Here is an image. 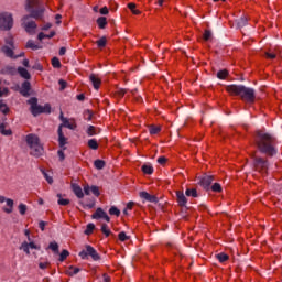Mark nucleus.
Masks as SVG:
<instances>
[{"label": "nucleus", "mask_w": 282, "mask_h": 282, "mask_svg": "<svg viewBox=\"0 0 282 282\" xmlns=\"http://www.w3.org/2000/svg\"><path fill=\"white\" fill-rule=\"evenodd\" d=\"M6 43L9 47H14V39H12V36L7 37Z\"/></svg>", "instance_id": "13d9d810"}, {"label": "nucleus", "mask_w": 282, "mask_h": 282, "mask_svg": "<svg viewBox=\"0 0 282 282\" xmlns=\"http://www.w3.org/2000/svg\"><path fill=\"white\" fill-rule=\"evenodd\" d=\"M0 133L1 135H12V130L8 128V123H1Z\"/></svg>", "instance_id": "4be33fe9"}, {"label": "nucleus", "mask_w": 282, "mask_h": 282, "mask_svg": "<svg viewBox=\"0 0 282 282\" xmlns=\"http://www.w3.org/2000/svg\"><path fill=\"white\" fill-rule=\"evenodd\" d=\"M42 174L44 175L48 184H54V178H52V176L47 172H45V170H42Z\"/></svg>", "instance_id": "c03bdc74"}, {"label": "nucleus", "mask_w": 282, "mask_h": 282, "mask_svg": "<svg viewBox=\"0 0 282 282\" xmlns=\"http://www.w3.org/2000/svg\"><path fill=\"white\" fill-rule=\"evenodd\" d=\"M84 118L85 120L91 121V118H94V112H91L90 110H86L84 112Z\"/></svg>", "instance_id": "603ef678"}, {"label": "nucleus", "mask_w": 282, "mask_h": 282, "mask_svg": "<svg viewBox=\"0 0 282 282\" xmlns=\"http://www.w3.org/2000/svg\"><path fill=\"white\" fill-rule=\"evenodd\" d=\"M57 133H58L59 147H65V144H67V138H65L63 130L58 128Z\"/></svg>", "instance_id": "5701e85b"}, {"label": "nucleus", "mask_w": 282, "mask_h": 282, "mask_svg": "<svg viewBox=\"0 0 282 282\" xmlns=\"http://www.w3.org/2000/svg\"><path fill=\"white\" fill-rule=\"evenodd\" d=\"M59 86H61V89H65V87H67V82L63 80V79H59Z\"/></svg>", "instance_id": "0e129e2a"}, {"label": "nucleus", "mask_w": 282, "mask_h": 282, "mask_svg": "<svg viewBox=\"0 0 282 282\" xmlns=\"http://www.w3.org/2000/svg\"><path fill=\"white\" fill-rule=\"evenodd\" d=\"M89 80L93 83L94 89H100L102 82L96 75L91 74Z\"/></svg>", "instance_id": "aec40b11"}, {"label": "nucleus", "mask_w": 282, "mask_h": 282, "mask_svg": "<svg viewBox=\"0 0 282 282\" xmlns=\"http://www.w3.org/2000/svg\"><path fill=\"white\" fill-rule=\"evenodd\" d=\"M215 178L213 177V175H206L200 180V186H203V188H210V185L213 184V181Z\"/></svg>", "instance_id": "2eb2a0df"}, {"label": "nucleus", "mask_w": 282, "mask_h": 282, "mask_svg": "<svg viewBox=\"0 0 282 282\" xmlns=\"http://www.w3.org/2000/svg\"><path fill=\"white\" fill-rule=\"evenodd\" d=\"M26 47L29 50H41V46L36 45L32 40L28 41Z\"/></svg>", "instance_id": "a19ab883"}, {"label": "nucleus", "mask_w": 282, "mask_h": 282, "mask_svg": "<svg viewBox=\"0 0 282 282\" xmlns=\"http://www.w3.org/2000/svg\"><path fill=\"white\" fill-rule=\"evenodd\" d=\"M25 140L30 149V155L41 158V155H43V144H41V139H39V135L31 133L26 135Z\"/></svg>", "instance_id": "7ed1b4c3"}, {"label": "nucleus", "mask_w": 282, "mask_h": 282, "mask_svg": "<svg viewBox=\"0 0 282 282\" xmlns=\"http://www.w3.org/2000/svg\"><path fill=\"white\" fill-rule=\"evenodd\" d=\"M176 198H177V203L181 206H186V204H188V199H186V196L184 195V192H176Z\"/></svg>", "instance_id": "f3484780"}, {"label": "nucleus", "mask_w": 282, "mask_h": 282, "mask_svg": "<svg viewBox=\"0 0 282 282\" xmlns=\"http://www.w3.org/2000/svg\"><path fill=\"white\" fill-rule=\"evenodd\" d=\"M185 195L187 197H197V189L195 188H187L186 192H185Z\"/></svg>", "instance_id": "58836bf2"}, {"label": "nucleus", "mask_w": 282, "mask_h": 282, "mask_svg": "<svg viewBox=\"0 0 282 282\" xmlns=\"http://www.w3.org/2000/svg\"><path fill=\"white\" fill-rule=\"evenodd\" d=\"M57 155H58L61 162H63V160H65V152L63 150H58Z\"/></svg>", "instance_id": "e2e57ef3"}, {"label": "nucleus", "mask_w": 282, "mask_h": 282, "mask_svg": "<svg viewBox=\"0 0 282 282\" xmlns=\"http://www.w3.org/2000/svg\"><path fill=\"white\" fill-rule=\"evenodd\" d=\"M88 147L93 149V151L98 150V141L96 139L88 140Z\"/></svg>", "instance_id": "7c9ffc66"}, {"label": "nucleus", "mask_w": 282, "mask_h": 282, "mask_svg": "<svg viewBox=\"0 0 282 282\" xmlns=\"http://www.w3.org/2000/svg\"><path fill=\"white\" fill-rule=\"evenodd\" d=\"M87 135L91 137V135H98V133H100V129L94 127V126H89L86 130Z\"/></svg>", "instance_id": "b1692460"}, {"label": "nucleus", "mask_w": 282, "mask_h": 282, "mask_svg": "<svg viewBox=\"0 0 282 282\" xmlns=\"http://www.w3.org/2000/svg\"><path fill=\"white\" fill-rule=\"evenodd\" d=\"M141 199H145V202H150L151 204H158V197L155 195H151L148 192H140Z\"/></svg>", "instance_id": "4468645a"}, {"label": "nucleus", "mask_w": 282, "mask_h": 282, "mask_svg": "<svg viewBox=\"0 0 282 282\" xmlns=\"http://www.w3.org/2000/svg\"><path fill=\"white\" fill-rule=\"evenodd\" d=\"M13 25L14 18H12V13H0V30H2L3 32H8L9 30H12Z\"/></svg>", "instance_id": "6e6552de"}, {"label": "nucleus", "mask_w": 282, "mask_h": 282, "mask_svg": "<svg viewBox=\"0 0 282 282\" xmlns=\"http://www.w3.org/2000/svg\"><path fill=\"white\" fill-rule=\"evenodd\" d=\"M66 128V129H70L72 131H74L78 124H76V119L74 118H70V119H63V122L62 124H59L58 129H61L63 131V128Z\"/></svg>", "instance_id": "9b49d317"}, {"label": "nucleus", "mask_w": 282, "mask_h": 282, "mask_svg": "<svg viewBox=\"0 0 282 282\" xmlns=\"http://www.w3.org/2000/svg\"><path fill=\"white\" fill-rule=\"evenodd\" d=\"M93 219H105L109 224L111 221V218H109V215H107V212L102 210V208H97L96 212L91 215Z\"/></svg>", "instance_id": "f8f14e48"}, {"label": "nucleus", "mask_w": 282, "mask_h": 282, "mask_svg": "<svg viewBox=\"0 0 282 282\" xmlns=\"http://www.w3.org/2000/svg\"><path fill=\"white\" fill-rule=\"evenodd\" d=\"M252 160L254 171L260 173V175H267L268 171L270 170V163L268 162V160L261 156H257L254 154L252 155Z\"/></svg>", "instance_id": "423d86ee"}, {"label": "nucleus", "mask_w": 282, "mask_h": 282, "mask_svg": "<svg viewBox=\"0 0 282 282\" xmlns=\"http://www.w3.org/2000/svg\"><path fill=\"white\" fill-rule=\"evenodd\" d=\"M0 111L4 116H8L10 113V108L8 107L7 104H3V100L0 99Z\"/></svg>", "instance_id": "bb28decb"}, {"label": "nucleus", "mask_w": 282, "mask_h": 282, "mask_svg": "<svg viewBox=\"0 0 282 282\" xmlns=\"http://www.w3.org/2000/svg\"><path fill=\"white\" fill-rule=\"evenodd\" d=\"M48 248H50V250H52L53 252H58V245H57L55 241L51 242V243L48 245Z\"/></svg>", "instance_id": "5fc2aeb1"}, {"label": "nucleus", "mask_w": 282, "mask_h": 282, "mask_svg": "<svg viewBox=\"0 0 282 282\" xmlns=\"http://www.w3.org/2000/svg\"><path fill=\"white\" fill-rule=\"evenodd\" d=\"M90 193H93V195H95L96 197L100 196V189L98 188V186H90Z\"/></svg>", "instance_id": "8fccbe9b"}, {"label": "nucleus", "mask_w": 282, "mask_h": 282, "mask_svg": "<svg viewBox=\"0 0 282 282\" xmlns=\"http://www.w3.org/2000/svg\"><path fill=\"white\" fill-rule=\"evenodd\" d=\"M227 76H228L227 69H223L217 73V78H219V80H226Z\"/></svg>", "instance_id": "72a5a7b5"}, {"label": "nucleus", "mask_w": 282, "mask_h": 282, "mask_svg": "<svg viewBox=\"0 0 282 282\" xmlns=\"http://www.w3.org/2000/svg\"><path fill=\"white\" fill-rule=\"evenodd\" d=\"M101 232L106 236L109 237L111 235V230L109 229V226L107 224L101 225Z\"/></svg>", "instance_id": "79ce46f5"}, {"label": "nucleus", "mask_w": 282, "mask_h": 282, "mask_svg": "<svg viewBox=\"0 0 282 282\" xmlns=\"http://www.w3.org/2000/svg\"><path fill=\"white\" fill-rule=\"evenodd\" d=\"M128 8H129V10H131L132 14L138 15V14L142 13L140 10L135 9L137 6L133 2L128 3Z\"/></svg>", "instance_id": "c756f323"}, {"label": "nucleus", "mask_w": 282, "mask_h": 282, "mask_svg": "<svg viewBox=\"0 0 282 282\" xmlns=\"http://www.w3.org/2000/svg\"><path fill=\"white\" fill-rule=\"evenodd\" d=\"M57 197H58L57 204H58L59 206H68L69 199H67V198H62V197H61V194H57Z\"/></svg>", "instance_id": "f704fd0d"}, {"label": "nucleus", "mask_w": 282, "mask_h": 282, "mask_svg": "<svg viewBox=\"0 0 282 282\" xmlns=\"http://www.w3.org/2000/svg\"><path fill=\"white\" fill-rule=\"evenodd\" d=\"M212 191H213L214 193H221V191H223L221 184L215 183L214 185H212Z\"/></svg>", "instance_id": "de8ad7c7"}, {"label": "nucleus", "mask_w": 282, "mask_h": 282, "mask_svg": "<svg viewBox=\"0 0 282 282\" xmlns=\"http://www.w3.org/2000/svg\"><path fill=\"white\" fill-rule=\"evenodd\" d=\"M69 256V251H67L66 249H64L61 254H59V261L63 263V261H65V259H67V257Z\"/></svg>", "instance_id": "49530a36"}, {"label": "nucleus", "mask_w": 282, "mask_h": 282, "mask_svg": "<svg viewBox=\"0 0 282 282\" xmlns=\"http://www.w3.org/2000/svg\"><path fill=\"white\" fill-rule=\"evenodd\" d=\"M142 172L145 175H153V167L151 165H142Z\"/></svg>", "instance_id": "2f4dec72"}, {"label": "nucleus", "mask_w": 282, "mask_h": 282, "mask_svg": "<svg viewBox=\"0 0 282 282\" xmlns=\"http://www.w3.org/2000/svg\"><path fill=\"white\" fill-rule=\"evenodd\" d=\"M22 28H24L25 32L29 34H34V30H36V22L30 21V15H25L22 19Z\"/></svg>", "instance_id": "9d476101"}, {"label": "nucleus", "mask_w": 282, "mask_h": 282, "mask_svg": "<svg viewBox=\"0 0 282 282\" xmlns=\"http://www.w3.org/2000/svg\"><path fill=\"white\" fill-rule=\"evenodd\" d=\"M129 236L124 231L119 232V241H128Z\"/></svg>", "instance_id": "6e6d98bb"}, {"label": "nucleus", "mask_w": 282, "mask_h": 282, "mask_svg": "<svg viewBox=\"0 0 282 282\" xmlns=\"http://www.w3.org/2000/svg\"><path fill=\"white\" fill-rule=\"evenodd\" d=\"M95 169H98V171H101V169H105V161L102 160H96L94 162Z\"/></svg>", "instance_id": "e433bc0d"}, {"label": "nucleus", "mask_w": 282, "mask_h": 282, "mask_svg": "<svg viewBox=\"0 0 282 282\" xmlns=\"http://www.w3.org/2000/svg\"><path fill=\"white\" fill-rule=\"evenodd\" d=\"M6 204L8 207H3V212L7 213L8 215H10V213H12V210H14V200H12V198H7Z\"/></svg>", "instance_id": "6ab92c4d"}, {"label": "nucleus", "mask_w": 282, "mask_h": 282, "mask_svg": "<svg viewBox=\"0 0 282 282\" xmlns=\"http://www.w3.org/2000/svg\"><path fill=\"white\" fill-rule=\"evenodd\" d=\"M216 259H218V261H219L220 263H226V261H228L229 257H228V254H226V253H218V254L216 256Z\"/></svg>", "instance_id": "473e14b6"}, {"label": "nucleus", "mask_w": 282, "mask_h": 282, "mask_svg": "<svg viewBox=\"0 0 282 282\" xmlns=\"http://www.w3.org/2000/svg\"><path fill=\"white\" fill-rule=\"evenodd\" d=\"M160 131H162L161 126H154V124L149 126V132L151 135H158V133H160Z\"/></svg>", "instance_id": "393cba45"}, {"label": "nucleus", "mask_w": 282, "mask_h": 282, "mask_svg": "<svg viewBox=\"0 0 282 282\" xmlns=\"http://www.w3.org/2000/svg\"><path fill=\"white\" fill-rule=\"evenodd\" d=\"M99 12L100 14H109V9L107 7H102Z\"/></svg>", "instance_id": "69168bd1"}, {"label": "nucleus", "mask_w": 282, "mask_h": 282, "mask_svg": "<svg viewBox=\"0 0 282 282\" xmlns=\"http://www.w3.org/2000/svg\"><path fill=\"white\" fill-rule=\"evenodd\" d=\"M28 105H31V113L34 117L40 116V113H52V106L50 104L39 106V99L36 97L29 99Z\"/></svg>", "instance_id": "39448f33"}, {"label": "nucleus", "mask_w": 282, "mask_h": 282, "mask_svg": "<svg viewBox=\"0 0 282 282\" xmlns=\"http://www.w3.org/2000/svg\"><path fill=\"white\" fill-rule=\"evenodd\" d=\"M2 73L8 74L9 76H15L17 75V68L12 66H7Z\"/></svg>", "instance_id": "cd10ccee"}, {"label": "nucleus", "mask_w": 282, "mask_h": 282, "mask_svg": "<svg viewBox=\"0 0 282 282\" xmlns=\"http://www.w3.org/2000/svg\"><path fill=\"white\" fill-rule=\"evenodd\" d=\"M18 74H20L21 78H24V80H30V78H32V75H30V72H28L23 67H18Z\"/></svg>", "instance_id": "412c9836"}, {"label": "nucleus", "mask_w": 282, "mask_h": 282, "mask_svg": "<svg viewBox=\"0 0 282 282\" xmlns=\"http://www.w3.org/2000/svg\"><path fill=\"white\" fill-rule=\"evenodd\" d=\"M78 272H80L79 268H76L74 265H70L68 268V270L66 271V274H68V276H74V274H78Z\"/></svg>", "instance_id": "c85d7f7f"}, {"label": "nucleus", "mask_w": 282, "mask_h": 282, "mask_svg": "<svg viewBox=\"0 0 282 282\" xmlns=\"http://www.w3.org/2000/svg\"><path fill=\"white\" fill-rule=\"evenodd\" d=\"M97 47L102 48L107 46V37L102 36L97 42Z\"/></svg>", "instance_id": "c9c22d12"}, {"label": "nucleus", "mask_w": 282, "mask_h": 282, "mask_svg": "<svg viewBox=\"0 0 282 282\" xmlns=\"http://www.w3.org/2000/svg\"><path fill=\"white\" fill-rule=\"evenodd\" d=\"M254 142L261 153H264L270 158H272V155H276V149L274 148V144H276V138H274V135L263 130H258L256 132Z\"/></svg>", "instance_id": "f257e3e1"}, {"label": "nucleus", "mask_w": 282, "mask_h": 282, "mask_svg": "<svg viewBox=\"0 0 282 282\" xmlns=\"http://www.w3.org/2000/svg\"><path fill=\"white\" fill-rule=\"evenodd\" d=\"M24 235L28 238V241H23L21 243L20 250H23L28 257H30V250H41V246L32 241V238L30 237V229H25Z\"/></svg>", "instance_id": "0eeeda50"}, {"label": "nucleus", "mask_w": 282, "mask_h": 282, "mask_svg": "<svg viewBox=\"0 0 282 282\" xmlns=\"http://www.w3.org/2000/svg\"><path fill=\"white\" fill-rule=\"evenodd\" d=\"M276 56H279V53H274V52L265 53V57L269 58V61H274V58H276Z\"/></svg>", "instance_id": "09e8293b"}, {"label": "nucleus", "mask_w": 282, "mask_h": 282, "mask_svg": "<svg viewBox=\"0 0 282 282\" xmlns=\"http://www.w3.org/2000/svg\"><path fill=\"white\" fill-rule=\"evenodd\" d=\"M14 47L12 46H2L1 52L2 54L7 55L8 58H14Z\"/></svg>", "instance_id": "a211bd4d"}, {"label": "nucleus", "mask_w": 282, "mask_h": 282, "mask_svg": "<svg viewBox=\"0 0 282 282\" xmlns=\"http://www.w3.org/2000/svg\"><path fill=\"white\" fill-rule=\"evenodd\" d=\"M18 208H19L20 215H25V213H28V205L23 203H21Z\"/></svg>", "instance_id": "a18cd8bd"}, {"label": "nucleus", "mask_w": 282, "mask_h": 282, "mask_svg": "<svg viewBox=\"0 0 282 282\" xmlns=\"http://www.w3.org/2000/svg\"><path fill=\"white\" fill-rule=\"evenodd\" d=\"M39 41H43V39H47V35L43 32L39 33L37 35Z\"/></svg>", "instance_id": "774afa93"}, {"label": "nucleus", "mask_w": 282, "mask_h": 282, "mask_svg": "<svg viewBox=\"0 0 282 282\" xmlns=\"http://www.w3.org/2000/svg\"><path fill=\"white\" fill-rule=\"evenodd\" d=\"M226 91L231 96H240L241 100L245 102L252 104L256 100L254 89L248 88L243 85H229L226 87Z\"/></svg>", "instance_id": "f03ea898"}, {"label": "nucleus", "mask_w": 282, "mask_h": 282, "mask_svg": "<svg viewBox=\"0 0 282 282\" xmlns=\"http://www.w3.org/2000/svg\"><path fill=\"white\" fill-rule=\"evenodd\" d=\"M210 36H213V33L210 31H205L203 39L204 41H210Z\"/></svg>", "instance_id": "bf43d9fd"}, {"label": "nucleus", "mask_w": 282, "mask_h": 282, "mask_svg": "<svg viewBox=\"0 0 282 282\" xmlns=\"http://www.w3.org/2000/svg\"><path fill=\"white\" fill-rule=\"evenodd\" d=\"M85 195H91V187L89 185L84 186Z\"/></svg>", "instance_id": "680f3d73"}, {"label": "nucleus", "mask_w": 282, "mask_h": 282, "mask_svg": "<svg viewBox=\"0 0 282 282\" xmlns=\"http://www.w3.org/2000/svg\"><path fill=\"white\" fill-rule=\"evenodd\" d=\"M72 188L73 193L76 195V197H78V199H83V197H85V193H83V188L78 184L73 183Z\"/></svg>", "instance_id": "dca6fc26"}, {"label": "nucleus", "mask_w": 282, "mask_h": 282, "mask_svg": "<svg viewBox=\"0 0 282 282\" xmlns=\"http://www.w3.org/2000/svg\"><path fill=\"white\" fill-rule=\"evenodd\" d=\"M158 162H159L160 164H166V156H160V158L158 159Z\"/></svg>", "instance_id": "338daca9"}, {"label": "nucleus", "mask_w": 282, "mask_h": 282, "mask_svg": "<svg viewBox=\"0 0 282 282\" xmlns=\"http://www.w3.org/2000/svg\"><path fill=\"white\" fill-rule=\"evenodd\" d=\"M31 89H32V84H30V82L28 80L23 82L20 88L21 96H24V98H28V96H30Z\"/></svg>", "instance_id": "ddd939ff"}, {"label": "nucleus", "mask_w": 282, "mask_h": 282, "mask_svg": "<svg viewBox=\"0 0 282 282\" xmlns=\"http://www.w3.org/2000/svg\"><path fill=\"white\" fill-rule=\"evenodd\" d=\"M79 257L82 259H87V257H91V259L94 261H99L100 260V256L98 254V251H96V249H94V247H91V246H86V250H83L79 253Z\"/></svg>", "instance_id": "1a4fd4ad"}, {"label": "nucleus", "mask_w": 282, "mask_h": 282, "mask_svg": "<svg viewBox=\"0 0 282 282\" xmlns=\"http://www.w3.org/2000/svg\"><path fill=\"white\" fill-rule=\"evenodd\" d=\"M96 228V225L94 224H88L86 227V230L84 231L85 235H91L94 232V229Z\"/></svg>", "instance_id": "ea45409f"}, {"label": "nucleus", "mask_w": 282, "mask_h": 282, "mask_svg": "<svg viewBox=\"0 0 282 282\" xmlns=\"http://www.w3.org/2000/svg\"><path fill=\"white\" fill-rule=\"evenodd\" d=\"M52 66L55 67L56 69H58L61 67V59H58L57 57H53Z\"/></svg>", "instance_id": "3c124183"}, {"label": "nucleus", "mask_w": 282, "mask_h": 282, "mask_svg": "<svg viewBox=\"0 0 282 282\" xmlns=\"http://www.w3.org/2000/svg\"><path fill=\"white\" fill-rule=\"evenodd\" d=\"M9 91L10 90L8 88L0 87V98H2V96H8Z\"/></svg>", "instance_id": "052dcab7"}, {"label": "nucleus", "mask_w": 282, "mask_h": 282, "mask_svg": "<svg viewBox=\"0 0 282 282\" xmlns=\"http://www.w3.org/2000/svg\"><path fill=\"white\" fill-rule=\"evenodd\" d=\"M124 94H127V89L120 88L116 91L117 98H123Z\"/></svg>", "instance_id": "864d4df0"}, {"label": "nucleus", "mask_w": 282, "mask_h": 282, "mask_svg": "<svg viewBox=\"0 0 282 282\" xmlns=\"http://www.w3.org/2000/svg\"><path fill=\"white\" fill-rule=\"evenodd\" d=\"M39 268L40 270H47V268H50V262H40Z\"/></svg>", "instance_id": "4d7b16f0"}, {"label": "nucleus", "mask_w": 282, "mask_h": 282, "mask_svg": "<svg viewBox=\"0 0 282 282\" xmlns=\"http://www.w3.org/2000/svg\"><path fill=\"white\" fill-rule=\"evenodd\" d=\"M97 25L100 30H105V28H107V18H105V17L98 18Z\"/></svg>", "instance_id": "a878e982"}, {"label": "nucleus", "mask_w": 282, "mask_h": 282, "mask_svg": "<svg viewBox=\"0 0 282 282\" xmlns=\"http://www.w3.org/2000/svg\"><path fill=\"white\" fill-rule=\"evenodd\" d=\"M109 215H115L116 217H120V209H118V207L112 206L109 209Z\"/></svg>", "instance_id": "37998d69"}, {"label": "nucleus", "mask_w": 282, "mask_h": 282, "mask_svg": "<svg viewBox=\"0 0 282 282\" xmlns=\"http://www.w3.org/2000/svg\"><path fill=\"white\" fill-rule=\"evenodd\" d=\"M237 24L239 28H245V25H248V18L242 17V18L238 19Z\"/></svg>", "instance_id": "4c0bfd02"}, {"label": "nucleus", "mask_w": 282, "mask_h": 282, "mask_svg": "<svg viewBox=\"0 0 282 282\" xmlns=\"http://www.w3.org/2000/svg\"><path fill=\"white\" fill-rule=\"evenodd\" d=\"M26 10L33 19H41L45 12V3L43 0H28Z\"/></svg>", "instance_id": "20e7f679"}]
</instances>
